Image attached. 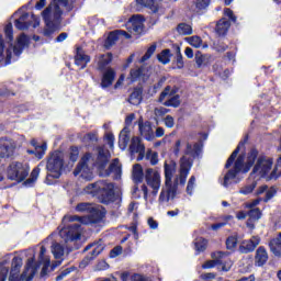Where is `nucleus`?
Segmentation results:
<instances>
[{
	"label": "nucleus",
	"instance_id": "nucleus-27",
	"mask_svg": "<svg viewBox=\"0 0 281 281\" xmlns=\"http://www.w3.org/2000/svg\"><path fill=\"white\" fill-rule=\"evenodd\" d=\"M144 177L146 178V173H144V168L142 167V165H133L132 181H134V183H142L144 181Z\"/></svg>",
	"mask_w": 281,
	"mask_h": 281
},
{
	"label": "nucleus",
	"instance_id": "nucleus-63",
	"mask_svg": "<svg viewBox=\"0 0 281 281\" xmlns=\"http://www.w3.org/2000/svg\"><path fill=\"white\" fill-rule=\"evenodd\" d=\"M9 268L3 267V263L1 265V271H0V281H5V278H8Z\"/></svg>",
	"mask_w": 281,
	"mask_h": 281
},
{
	"label": "nucleus",
	"instance_id": "nucleus-22",
	"mask_svg": "<svg viewBox=\"0 0 281 281\" xmlns=\"http://www.w3.org/2000/svg\"><path fill=\"white\" fill-rule=\"evenodd\" d=\"M227 254L223 251H217L212 254L213 260L206 261L203 266L202 269H213V267H216V265H223V258H225Z\"/></svg>",
	"mask_w": 281,
	"mask_h": 281
},
{
	"label": "nucleus",
	"instance_id": "nucleus-5",
	"mask_svg": "<svg viewBox=\"0 0 281 281\" xmlns=\"http://www.w3.org/2000/svg\"><path fill=\"white\" fill-rule=\"evenodd\" d=\"M63 166H64L63 154L58 151H55L54 154H52L46 165V169H47L46 180L49 181V178L59 179L63 172Z\"/></svg>",
	"mask_w": 281,
	"mask_h": 281
},
{
	"label": "nucleus",
	"instance_id": "nucleus-52",
	"mask_svg": "<svg viewBox=\"0 0 281 281\" xmlns=\"http://www.w3.org/2000/svg\"><path fill=\"white\" fill-rule=\"evenodd\" d=\"M195 63L198 67H203L207 63V55H202L201 52L195 53Z\"/></svg>",
	"mask_w": 281,
	"mask_h": 281
},
{
	"label": "nucleus",
	"instance_id": "nucleus-29",
	"mask_svg": "<svg viewBox=\"0 0 281 281\" xmlns=\"http://www.w3.org/2000/svg\"><path fill=\"white\" fill-rule=\"evenodd\" d=\"M259 245H260V237L254 236L251 239L244 240L241 243V249L245 250V254H249V251H254V249H256V247H258Z\"/></svg>",
	"mask_w": 281,
	"mask_h": 281
},
{
	"label": "nucleus",
	"instance_id": "nucleus-4",
	"mask_svg": "<svg viewBox=\"0 0 281 281\" xmlns=\"http://www.w3.org/2000/svg\"><path fill=\"white\" fill-rule=\"evenodd\" d=\"M67 8V0H53V2L43 11V19L46 25H58L60 16L63 15V9Z\"/></svg>",
	"mask_w": 281,
	"mask_h": 281
},
{
	"label": "nucleus",
	"instance_id": "nucleus-18",
	"mask_svg": "<svg viewBox=\"0 0 281 281\" xmlns=\"http://www.w3.org/2000/svg\"><path fill=\"white\" fill-rule=\"evenodd\" d=\"M52 254L56 259L55 263H53V269H56V267H60L63 260H65V248L59 243H54L52 245Z\"/></svg>",
	"mask_w": 281,
	"mask_h": 281
},
{
	"label": "nucleus",
	"instance_id": "nucleus-49",
	"mask_svg": "<svg viewBox=\"0 0 281 281\" xmlns=\"http://www.w3.org/2000/svg\"><path fill=\"white\" fill-rule=\"evenodd\" d=\"M179 104H181V100L177 92L172 95V98L169 101L164 102V106H173L176 109L177 106H179Z\"/></svg>",
	"mask_w": 281,
	"mask_h": 281
},
{
	"label": "nucleus",
	"instance_id": "nucleus-32",
	"mask_svg": "<svg viewBox=\"0 0 281 281\" xmlns=\"http://www.w3.org/2000/svg\"><path fill=\"white\" fill-rule=\"evenodd\" d=\"M76 212H80L81 214H93V212H98V209L91 203L81 202L77 204Z\"/></svg>",
	"mask_w": 281,
	"mask_h": 281
},
{
	"label": "nucleus",
	"instance_id": "nucleus-16",
	"mask_svg": "<svg viewBox=\"0 0 281 281\" xmlns=\"http://www.w3.org/2000/svg\"><path fill=\"white\" fill-rule=\"evenodd\" d=\"M138 130L139 134L144 139H147V142H153L155 139V131H153V125H150V122H145L140 119L138 122Z\"/></svg>",
	"mask_w": 281,
	"mask_h": 281
},
{
	"label": "nucleus",
	"instance_id": "nucleus-19",
	"mask_svg": "<svg viewBox=\"0 0 281 281\" xmlns=\"http://www.w3.org/2000/svg\"><path fill=\"white\" fill-rule=\"evenodd\" d=\"M23 267V259L21 257H14L11 263L10 281H19V272Z\"/></svg>",
	"mask_w": 281,
	"mask_h": 281
},
{
	"label": "nucleus",
	"instance_id": "nucleus-39",
	"mask_svg": "<svg viewBox=\"0 0 281 281\" xmlns=\"http://www.w3.org/2000/svg\"><path fill=\"white\" fill-rule=\"evenodd\" d=\"M92 247L91 250V256L89 257L90 260H93V258H98V256H100V254H102V251H104V246L102 245H98V244H92V245H88L85 248V251H88V249H90Z\"/></svg>",
	"mask_w": 281,
	"mask_h": 281
},
{
	"label": "nucleus",
	"instance_id": "nucleus-61",
	"mask_svg": "<svg viewBox=\"0 0 281 281\" xmlns=\"http://www.w3.org/2000/svg\"><path fill=\"white\" fill-rule=\"evenodd\" d=\"M211 0H196L195 7L198 10H205L210 5Z\"/></svg>",
	"mask_w": 281,
	"mask_h": 281
},
{
	"label": "nucleus",
	"instance_id": "nucleus-58",
	"mask_svg": "<svg viewBox=\"0 0 281 281\" xmlns=\"http://www.w3.org/2000/svg\"><path fill=\"white\" fill-rule=\"evenodd\" d=\"M277 193H278V190L276 189V187H271L270 189H267L266 198L263 199L265 203H267L268 201H271V198Z\"/></svg>",
	"mask_w": 281,
	"mask_h": 281
},
{
	"label": "nucleus",
	"instance_id": "nucleus-55",
	"mask_svg": "<svg viewBox=\"0 0 281 281\" xmlns=\"http://www.w3.org/2000/svg\"><path fill=\"white\" fill-rule=\"evenodd\" d=\"M236 245H238V239L235 236H231L226 239V249H236Z\"/></svg>",
	"mask_w": 281,
	"mask_h": 281
},
{
	"label": "nucleus",
	"instance_id": "nucleus-35",
	"mask_svg": "<svg viewBox=\"0 0 281 281\" xmlns=\"http://www.w3.org/2000/svg\"><path fill=\"white\" fill-rule=\"evenodd\" d=\"M232 24L225 18L221 19L216 24V32L220 36H225Z\"/></svg>",
	"mask_w": 281,
	"mask_h": 281
},
{
	"label": "nucleus",
	"instance_id": "nucleus-47",
	"mask_svg": "<svg viewBox=\"0 0 281 281\" xmlns=\"http://www.w3.org/2000/svg\"><path fill=\"white\" fill-rule=\"evenodd\" d=\"M47 254V249H45V246L41 247V251H40V262L42 265H44L45 268H47L49 266V256L46 255Z\"/></svg>",
	"mask_w": 281,
	"mask_h": 281
},
{
	"label": "nucleus",
	"instance_id": "nucleus-9",
	"mask_svg": "<svg viewBox=\"0 0 281 281\" xmlns=\"http://www.w3.org/2000/svg\"><path fill=\"white\" fill-rule=\"evenodd\" d=\"M91 159V154H86L77 168L74 171L75 177L80 176L81 179H85L86 181H91L93 179V172L89 168V165L87 164Z\"/></svg>",
	"mask_w": 281,
	"mask_h": 281
},
{
	"label": "nucleus",
	"instance_id": "nucleus-64",
	"mask_svg": "<svg viewBox=\"0 0 281 281\" xmlns=\"http://www.w3.org/2000/svg\"><path fill=\"white\" fill-rule=\"evenodd\" d=\"M78 147H72L71 150H70V161H78Z\"/></svg>",
	"mask_w": 281,
	"mask_h": 281
},
{
	"label": "nucleus",
	"instance_id": "nucleus-50",
	"mask_svg": "<svg viewBox=\"0 0 281 281\" xmlns=\"http://www.w3.org/2000/svg\"><path fill=\"white\" fill-rule=\"evenodd\" d=\"M137 5H139L140 8H149L150 10H157L155 8V0H136Z\"/></svg>",
	"mask_w": 281,
	"mask_h": 281
},
{
	"label": "nucleus",
	"instance_id": "nucleus-24",
	"mask_svg": "<svg viewBox=\"0 0 281 281\" xmlns=\"http://www.w3.org/2000/svg\"><path fill=\"white\" fill-rule=\"evenodd\" d=\"M267 260H269V254L265 247L260 246L256 250L255 265L257 267H263V265H267Z\"/></svg>",
	"mask_w": 281,
	"mask_h": 281
},
{
	"label": "nucleus",
	"instance_id": "nucleus-6",
	"mask_svg": "<svg viewBox=\"0 0 281 281\" xmlns=\"http://www.w3.org/2000/svg\"><path fill=\"white\" fill-rule=\"evenodd\" d=\"M30 175V166L22 162H12L9 166L8 177L11 181H25Z\"/></svg>",
	"mask_w": 281,
	"mask_h": 281
},
{
	"label": "nucleus",
	"instance_id": "nucleus-15",
	"mask_svg": "<svg viewBox=\"0 0 281 281\" xmlns=\"http://www.w3.org/2000/svg\"><path fill=\"white\" fill-rule=\"evenodd\" d=\"M37 270H38V266H36L34 258L29 259L26 262L25 269L20 277V280L31 281L34 278V276H36Z\"/></svg>",
	"mask_w": 281,
	"mask_h": 281
},
{
	"label": "nucleus",
	"instance_id": "nucleus-11",
	"mask_svg": "<svg viewBox=\"0 0 281 281\" xmlns=\"http://www.w3.org/2000/svg\"><path fill=\"white\" fill-rule=\"evenodd\" d=\"M59 236L65 243H74L80 238V224H72L59 231Z\"/></svg>",
	"mask_w": 281,
	"mask_h": 281
},
{
	"label": "nucleus",
	"instance_id": "nucleus-42",
	"mask_svg": "<svg viewBox=\"0 0 281 281\" xmlns=\"http://www.w3.org/2000/svg\"><path fill=\"white\" fill-rule=\"evenodd\" d=\"M170 58H172V54H170V49H164L160 54L157 55V59L162 65H168V63H170Z\"/></svg>",
	"mask_w": 281,
	"mask_h": 281
},
{
	"label": "nucleus",
	"instance_id": "nucleus-12",
	"mask_svg": "<svg viewBox=\"0 0 281 281\" xmlns=\"http://www.w3.org/2000/svg\"><path fill=\"white\" fill-rule=\"evenodd\" d=\"M16 150V143L10 138L0 139V159L12 157Z\"/></svg>",
	"mask_w": 281,
	"mask_h": 281
},
{
	"label": "nucleus",
	"instance_id": "nucleus-46",
	"mask_svg": "<svg viewBox=\"0 0 281 281\" xmlns=\"http://www.w3.org/2000/svg\"><path fill=\"white\" fill-rule=\"evenodd\" d=\"M177 32L182 36H190V34H192V26L186 23H181L178 25Z\"/></svg>",
	"mask_w": 281,
	"mask_h": 281
},
{
	"label": "nucleus",
	"instance_id": "nucleus-41",
	"mask_svg": "<svg viewBox=\"0 0 281 281\" xmlns=\"http://www.w3.org/2000/svg\"><path fill=\"white\" fill-rule=\"evenodd\" d=\"M175 93L176 92L172 90V88H170V86L166 87L160 93L159 102H162V104L164 102H168Z\"/></svg>",
	"mask_w": 281,
	"mask_h": 281
},
{
	"label": "nucleus",
	"instance_id": "nucleus-25",
	"mask_svg": "<svg viewBox=\"0 0 281 281\" xmlns=\"http://www.w3.org/2000/svg\"><path fill=\"white\" fill-rule=\"evenodd\" d=\"M109 159H111V153H109L108 149H104V147H100L97 158V166L101 170L104 169L106 167V164H109Z\"/></svg>",
	"mask_w": 281,
	"mask_h": 281
},
{
	"label": "nucleus",
	"instance_id": "nucleus-23",
	"mask_svg": "<svg viewBox=\"0 0 281 281\" xmlns=\"http://www.w3.org/2000/svg\"><path fill=\"white\" fill-rule=\"evenodd\" d=\"M115 80V70L111 67H109L102 76L101 79V87L103 89H106L109 87H111V85H113V81Z\"/></svg>",
	"mask_w": 281,
	"mask_h": 281
},
{
	"label": "nucleus",
	"instance_id": "nucleus-48",
	"mask_svg": "<svg viewBox=\"0 0 281 281\" xmlns=\"http://www.w3.org/2000/svg\"><path fill=\"white\" fill-rule=\"evenodd\" d=\"M195 250L201 252V251H205V249H207V240L205 238H196L195 239Z\"/></svg>",
	"mask_w": 281,
	"mask_h": 281
},
{
	"label": "nucleus",
	"instance_id": "nucleus-8",
	"mask_svg": "<svg viewBox=\"0 0 281 281\" xmlns=\"http://www.w3.org/2000/svg\"><path fill=\"white\" fill-rule=\"evenodd\" d=\"M273 166V160L269 158H258L257 164L254 167V170L250 175V177H258L259 179L261 177H267L269 172H271V168Z\"/></svg>",
	"mask_w": 281,
	"mask_h": 281
},
{
	"label": "nucleus",
	"instance_id": "nucleus-10",
	"mask_svg": "<svg viewBox=\"0 0 281 281\" xmlns=\"http://www.w3.org/2000/svg\"><path fill=\"white\" fill-rule=\"evenodd\" d=\"M38 18L32 13H23L19 19L15 20L14 25L16 30H27V27H38Z\"/></svg>",
	"mask_w": 281,
	"mask_h": 281
},
{
	"label": "nucleus",
	"instance_id": "nucleus-44",
	"mask_svg": "<svg viewBox=\"0 0 281 281\" xmlns=\"http://www.w3.org/2000/svg\"><path fill=\"white\" fill-rule=\"evenodd\" d=\"M82 142L86 146H91V144H95V142H98V134H95V132L88 133L82 137Z\"/></svg>",
	"mask_w": 281,
	"mask_h": 281
},
{
	"label": "nucleus",
	"instance_id": "nucleus-13",
	"mask_svg": "<svg viewBox=\"0 0 281 281\" xmlns=\"http://www.w3.org/2000/svg\"><path fill=\"white\" fill-rule=\"evenodd\" d=\"M201 148H203L201 143H195V144L187 143L186 148L183 149L182 157L188 158L193 164L195 157H199L201 153ZM192 164H191V168H192Z\"/></svg>",
	"mask_w": 281,
	"mask_h": 281
},
{
	"label": "nucleus",
	"instance_id": "nucleus-54",
	"mask_svg": "<svg viewBox=\"0 0 281 281\" xmlns=\"http://www.w3.org/2000/svg\"><path fill=\"white\" fill-rule=\"evenodd\" d=\"M41 175V168L36 167L32 170L30 179L26 180V183H34L37 179L38 176Z\"/></svg>",
	"mask_w": 281,
	"mask_h": 281
},
{
	"label": "nucleus",
	"instance_id": "nucleus-33",
	"mask_svg": "<svg viewBox=\"0 0 281 281\" xmlns=\"http://www.w3.org/2000/svg\"><path fill=\"white\" fill-rule=\"evenodd\" d=\"M186 41L191 45V47H195V49L201 47H203V49H207V44H203V40L196 35L186 37Z\"/></svg>",
	"mask_w": 281,
	"mask_h": 281
},
{
	"label": "nucleus",
	"instance_id": "nucleus-37",
	"mask_svg": "<svg viewBox=\"0 0 281 281\" xmlns=\"http://www.w3.org/2000/svg\"><path fill=\"white\" fill-rule=\"evenodd\" d=\"M128 103L137 106L142 104V89L135 88L128 98Z\"/></svg>",
	"mask_w": 281,
	"mask_h": 281
},
{
	"label": "nucleus",
	"instance_id": "nucleus-38",
	"mask_svg": "<svg viewBox=\"0 0 281 281\" xmlns=\"http://www.w3.org/2000/svg\"><path fill=\"white\" fill-rule=\"evenodd\" d=\"M47 150V143L41 145V147H36L34 149H29V155H34L37 159H43L45 157V151Z\"/></svg>",
	"mask_w": 281,
	"mask_h": 281
},
{
	"label": "nucleus",
	"instance_id": "nucleus-43",
	"mask_svg": "<svg viewBox=\"0 0 281 281\" xmlns=\"http://www.w3.org/2000/svg\"><path fill=\"white\" fill-rule=\"evenodd\" d=\"M258 187V181L252 180L250 182H248L246 186H244L239 192L240 194H251V192H254V190H256V188Z\"/></svg>",
	"mask_w": 281,
	"mask_h": 281
},
{
	"label": "nucleus",
	"instance_id": "nucleus-57",
	"mask_svg": "<svg viewBox=\"0 0 281 281\" xmlns=\"http://www.w3.org/2000/svg\"><path fill=\"white\" fill-rule=\"evenodd\" d=\"M196 184V178L194 176H192L189 181H188V186H187V192L188 194L192 195V192L194 190V186Z\"/></svg>",
	"mask_w": 281,
	"mask_h": 281
},
{
	"label": "nucleus",
	"instance_id": "nucleus-1",
	"mask_svg": "<svg viewBox=\"0 0 281 281\" xmlns=\"http://www.w3.org/2000/svg\"><path fill=\"white\" fill-rule=\"evenodd\" d=\"M192 169V160L188 159L186 156L180 158L179 173L172 181L175 172H177V164L175 162H165V184L159 194V203H168L177 196L179 186H186L188 181V176Z\"/></svg>",
	"mask_w": 281,
	"mask_h": 281
},
{
	"label": "nucleus",
	"instance_id": "nucleus-17",
	"mask_svg": "<svg viewBox=\"0 0 281 281\" xmlns=\"http://www.w3.org/2000/svg\"><path fill=\"white\" fill-rule=\"evenodd\" d=\"M124 36L125 38H131V34L126 33V31H113L108 35V38L105 40L104 47L106 49H111V47L114 46L117 41H120V37Z\"/></svg>",
	"mask_w": 281,
	"mask_h": 281
},
{
	"label": "nucleus",
	"instance_id": "nucleus-2",
	"mask_svg": "<svg viewBox=\"0 0 281 281\" xmlns=\"http://www.w3.org/2000/svg\"><path fill=\"white\" fill-rule=\"evenodd\" d=\"M83 190L86 194L99 196L103 203H113L116 198H120V193H115V186L111 182L98 181L88 184Z\"/></svg>",
	"mask_w": 281,
	"mask_h": 281
},
{
	"label": "nucleus",
	"instance_id": "nucleus-31",
	"mask_svg": "<svg viewBox=\"0 0 281 281\" xmlns=\"http://www.w3.org/2000/svg\"><path fill=\"white\" fill-rule=\"evenodd\" d=\"M30 43V38L25 34H21L18 37V44L12 49L15 56H21V52H23V47H25Z\"/></svg>",
	"mask_w": 281,
	"mask_h": 281
},
{
	"label": "nucleus",
	"instance_id": "nucleus-34",
	"mask_svg": "<svg viewBox=\"0 0 281 281\" xmlns=\"http://www.w3.org/2000/svg\"><path fill=\"white\" fill-rule=\"evenodd\" d=\"M4 60V65H10L11 60H12V52L9 49H7V53L3 54V36L0 35V63H3Z\"/></svg>",
	"mask_w": 281,
	"mask_h": 281
},
{
	"label": "nucleus",
	"instance_id": "nucleus-51",
	"mask_svg": "<svg viewBox=\"0 0 281 281\" xmlns=\"http://www.w3.org/2000/svg\"><path fill=\"white\" fill-rule=\"evenodd\" d=\"M155 52H157V44H153L147 52L145 53V55L140 58V63H146V60H149V58L153 56V54H155Z\"/></svg>",
	"mask_w": 281,
	"mask_h": 281
},
{
	"label": "nucleus",
	"instance_id": "nucleus-36",
	"mask_svg": "<svg viewBox=\"0 0 281 281\" xmlns=\"http://www.w3.org/2000/svg\"><path fill=\"white\" fill-rule=\"evenodd\" d=\"M131 140V136L128 135V127H124L119 136V146L124 150L126 146H128V142Z\"/></svg>",
	"mask_w": 281,
	"mask_h": 281
},
{
	"label": "nucleus",
	"instance_id": "nucleus-30",
	"mask_svg": "<svg viewBox=\"0 0 281 281\" xmlns=\"http://www.w3.org/2000/svg\"><path fill=\"white\" fill-rule=\"evenodd\" d=\"M270 251L276 256L277 258H281V233L270 240L269 243Z\"/></svg>",
	"mask_w": 281,
	"mask_h": 281
},
{
	"label": "nucleus",
	"instance_id": "nucleus-59",
	"mask_svg": "<svg viewBox=\"0 0 281 281\" xmlns=\"http://www.w3.org/2000/svg\"><path fill=\"white\" fill-rule=\"evenodd\" d=\"M146 157L150 161L151 166H157V164L159 161V159H157V153L148 151Z\"/></svg>",
	"mask_w": 281,
	"mask_h": 281
},
{
	"label": "nucleus",
	"instance_id": "nucleus-60",
	"mask_svg": "<svg viewBox=\"0 0 281 281\" xmlns=\"http://www.w3.org/2000/svg\"><path fill=\"white\" fill-rule=\"evenodd\" d=\"M4 34H5V38H8V41L11 43V41H13V33H12V23H9L5 25L4 27Z\"/></svg>",
	"mask_w": 281,
	"mask_h": 281
},
{
	"label": "nucleus",
	"instance_id": "nucleus-20",
	"mask_svg": "<svg viewBox=\"0 0 281 281\" xmlns=\"http://www.w3.org/2000/svg\"><path fill=\"white\" fill-rule=\"evenodd\" d=\"M89 63H91V57L85 54V50H82V48L78 47L77 54L75 56V64L77 65V67H80V69H85V67H87Z\"/></svg>",
	"mask_w": 281,
	"mask_h": 281
},
{
	"label": "nucleus",
	"instance_id": "nucleus-21",
	"mask_svg": "<svg viewBox=\"0 0 281 281\" xmlns=\"http://www.w3.org/2000/svg\"><path fill=\"white\" fill-rule=\"evenodd\" d=\"M110 175H113L114 179L122 177V164H120V159L115 158L109 166V169L105 171V177H110Z\"/></svg>",
	"mask_w": 281,
	"mask_h": 281
},
{
	"label": "nucleus",
	"instance_id": "nucleus-3",
	"mask_svg": "<svg viewBox=\"0 0 281 281\" xmlns=\"http://www.w3.org/2000/svg\"><path fill=\"white\" fill-rule=\"evenodd\" d=\"M258 158V150L257 149H251L248 153L247 161L245 165V156H239L234 165V169L228 170V172L224 177V182L223 186L227 188L229 186V182L234 179H236V175L238 172H249V169L254 164H256V159Z\"/></svg>",
	"mask_w": 281,
	"mask_h": 281
},
{
	"label": "nucleus",
	"instance_id": "nucleus-45",
	"mask_svg": "<svg viewBox=\"0 0 281 281\" xmlns=\"http://www.w3.org/2000/svg\"><path fill=\"white\" fill-rule=\"evenodd\" d=\"M245 146V144L239 143V145L237 146V148L232 153V155L229 156V158L226 161L225 168H229L234 161L236 160V158L238 157V153H240V147Z\"/></svg>",
	"mask_w": 281,
	"mask_h": 281
},
{
	"label": "nucleus",
	"instance_id": "nucleus-53",
	"mask_svg": "<svg viewBox=\"0 0 281 281\" xmlns=\"http://www.w3.org/2000/svg\"><path fill=\"white\" fill-rule=\"evenodd\" d=\"M248 216L250 221H260L262 213L260 212V209H251L248 213Z\"/></svg>",
	"mask_w": 281,
	"mask_h": 281
},
{
	"label": "nucleus",
	"instance_id": "nucleus-14",
	"mask_svg": "<svg viewBox=\"0 0 281 281\" xmlns=\"http://www.w3.org/2000/svg\"><path fill=\"white\" fill-rule=\"evenodd\" d=\"M144 16L136 14L133 15L126 24L130 32H135L136 34H142L144 32Z\"/></svg>",
	"mask_w": 281,
	"mask_h": 281
},
{
	"label": "nucleus",
	"instance_id": "nucleus-62",
	"mask_svg": "<svg viewBox=\"0 0 281 281\" xmlns=\"http://www.w3.org/2000/svg\"><path fill=\"white\" fill-rule=\"evenodd\" d=\"M122 254V246H116L110 251V258H117Z\"/></svg>",
	"mask_w": 281,
	"mask_h": 281
},
{
	"label": "nucleus",
	"instance_id": "nucleus-56",
	"mask_svg": "<svg viewBox=\"0 0 281 281\" xmlns=\"http://www.w3.org/2000/svg\"><path fill=\"white\" fill-rule=\"evenodd\" d=\"M143 69L142 68H133L131 71H130V78L131 80H137V78H142V74H143Z\"/></svg>",
	"mask_w": 281,
	"mask_h": 281
},
{
	"label": "nucleus",
	"instance_id": "nucleus-7",
	"mask_svg": "<svg viewBox=\"0 0 281 281\" xmlns=\"http://www.w3.org/2000/svg\"><path fill=\"white\" fill-rule=\"evenodd\" d=\"M146 184L151 188V194L157 196L159 189L161 188V172L157 169L147 168L145 170Z\"/></svg>",
	"mask_w": 281,
	"mask_h": 281
},
{
	"label": "nucleus",
	"instance_id": "nucleus-28",
	"mask_svg": "<svg viewBox=\"0 0 281 281\" xmlns=\"http://www.w3.org/2000/svg\"><path fill=\"white\" fill-rule=\"evenodd\" d=\"M130 150L133 154L138 153L139 157H144V154L146 153V147H144V144H142V139L135 136L132 138Z\"/></svg>",
	"mask_w": 281,
	"mask_h": 281
},
{
	"label": "nucleus",
	"instance_id": "nucleus-26",
	"mask_svg": "<svg viewBox=\"0 0 281 281\" xmlns=\"http://www.w3.org/2000/svg\"><path fill=\"white\" fill-rule=\"evenodd\" d=\"M112 61H113V54L106 53V54L99 55L97 57V65H98L99 71H104L106 69V66L111 65Z\"/></svg>",
	"mask_w": 281,
	"mask_h": 281
},
{
	"label": "nucleus",
	"instance_id": "nucleus-40",
	"mask_svg": "<svg viewBox=\"0 0 281 281\" xmlns=\"http://www.w3.org/2000/svg\"><path fill=\"white\" fill-rule=\"evenodd\" d=\"M70 223H80L81 225H89L91 220L88 216L71 215L66 217Z\"/></svg>",
	"mask_w": 281,
	"mask_h": 281
}]
</instances>
